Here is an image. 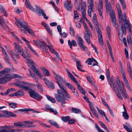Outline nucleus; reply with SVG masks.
<instances>
[{
	"mask_svg": "<svg viewBox=\"0 0 132 132\" xmlns=\"http://www.w3.org/2000/svg\"><path fill=\"white\" fill-rule=\"evenodd\" d=\"M61 90L58 89L57 90L58 94H54V96L57 101L62 104H64L65 103V100L69 101V99L65 97V94L66 96L69 98H70L71 97L67 91L64 89V87L61 89Z\"/></svg>",
	"mask_w": 132,
	"mask_h": 132,
	"instance_id": "f257e3e1",
	"label": "nucleus"
},
{
	"mask_svg": "<svg viewBox=\"0 0 132 132\" xmlns=\"http://www.w3.org/2000/svg\"><path fill=\"white\" fill-rule=\"evenodd\" d=\"M16 24L17 26H20L22 28L21 29L22 32L24 33H26V31H27L28 33L30 34L33 35L34 31L28 26V24L24 21H23L21 20H16Z\"/></svg>",
	"mask_w": 132,
	"mask_h": 132,
	"instance_id": "f03ea898",
	"label": "nucleus"
},
{
	"mask_svg": "<svg viewBox=\"0 0 132 132\" xmlns=\"http://www.w3.org/2000/svg\"><path fill=\"white\" fill-rule=\"evenodd\" d=\"M16 77L21 78L19 75L17 74L12 73L5 75L0 78V83L5 84L7 82L10 81L12 79Z\"/></svg>",
	"mask_w": 132,
	"mask_h": 132,
	"instance_id": "7ed1b4c3",
	"label": "nucleus"
},
{
	"mask_svg": "<svg viewBox=\"0 0 132 132\" xmlns=\"http://www.w3.org/2000/svg\"><path fill=\"white\" fill-rule=\"evenodd\" d=\"M26 61L28 63L29 66L31 67V69L32 70L35 72L36 74L40 78L42 77V76L41 75L40 73L39 72V70L35 67L34 64L35 63H34L33 60L30 59L28 58H27L26 59Z\"/></svg>",
	"mask_w": 132,
	"mask_h": 132,
	"instance_id": "20e7f679",
	"label": "nucleus"
},
{
	"mask_svg": "<svg viewBox=\"0 0 132 132\" xmlns=\"http://www.w3.org/2000/svg\"><path fill=\"white\" fill-rule=\"evenodd\" d=\"M26 90H28V93L30 96L34 99L40 101L43 98V97L40 96L37 92L32 89L29 87V88L27 89Z\"/></svg>",
	"mask_w": 132,
	"mask_h": 132,
	"instance_id": "39448f33",
	"label": "nucleus"
},
{
	"mask_svg": "<svg viewBox=\"0 0 132 132\" xmlns=\"http://www.w3.org/2000/svg\"><path fill=\"white\" fill-rule=\"evenodd\" d=\"M79 2L80 5L78 8V10L79 11H81L82 16L84 18L85 20H87V19L86 16V3L85 2H83L82 3V0H80L79 1Z\"/></svg>",
	"mask_w": 132,
	"mask_h": 132,
	"instance_id": "423d86ee",
	"label": "nucleus"
},
{
	"mask_svg": "<svg viewBox=\"0 0 132 132\" xmlns=\"http://www.w3.org/2000/svg\"><path fill=\"white\" fill-rule=\"evenodd\" d=\"M53 72L54 75L55 76V78L57 81L56 82L58 84L59 87L60 89L63 88V87L60 84L59 82H62L64 83H66V82L61 77L56 73L53 71Z\"/></svg>",
	"mask_w": 132,
	"mask_h": 132,
	"instance_id": "0eeeda50",
	"label": "nucleus"
},
{
	"mask_svg": "<svg viewBox=\"0 0 132 132\" xmlns=\"http://www.w3.org/2000/svg\"><path fill=\"white\" fill-rule=\"evenodd\" d=\"M33 42L36 45L41 48L43 50H44V48L45 50H47V45L46 44L45 41L40 40L39 42H38L37 41L34 40Z\"/></svg>",
	"mask_w": 132,
	"mask_h": 132,
	"instance_id": "6e6552de",
	"label": "nucleus"
},
{
	"mask_svg": "<svg viewBox=\"0 0 132 132\" xmlns=\"http://www.w3.org/2000/svg\"><path fill=\"white\" fill-rule=\"evenodd\" d=\"M99 5L97 7L100 14V16L101 19L103 20V17L102 16L103 6V0H99Z\"/></svg>",
	"mask_w": 132,
	"mask_h": 132,
	"instance_id": "1a4fd4ad",
	"label": "nucleus"
},
{
	"mask_svg": "<svg viewBox=\"0 0 132 132\" xmlns=\"http://www.w3.org/2000/svg\"><path fill=\"white\" fill-rule=\"evenodd\" d=\"M14 51L15 53H21L23 49L22 48L19 44L15 42L14 43Z\"/></svg>",
	"mask_w": 132,
	"mask_h": 132,
	"instance_id": "9d476101",
	"label": "nucleus"
},
{
	"mask_svg": "<svg viewBox=\"0 0 132 132\" xmlns=\"http://www.w3.org/2000/svg\"><path fill=\"white\" fill-rule=\"evenodd\" d=\"M64 7L67 10L71 11L72 10V4L70 1L67 0L64 3Z\"/></svg>",
	"mask_w": 132,
	"mask_h": 132,
	"instance_id": "9b49d317",
	"label": "nucleus"
},
{
	"mask_svg": "<svg viewBox=\"0 0 132 132\" xmlns=\"http://www.w3.org/2000/svg\"><path fill=\"white\" fill-rule=\"evenodd\" d=\"M35 7H36V10L37 11L39 10V11L37 12V14L38 15L40 16L41 15L40 13L41 12L42 14V15L43 16V17L44 19H48V17L46 15V14L44 12V11L42 9L40 11V8L39 6L37 5H36Z\"/></svg>",
	"mask_w": 132,
	"mask_h": 132,
	"instance_id": "f8f14e48",
	"label": "nucleus"
},
{
	"mask_svg": "<svg viewBox=\"0 0 132 132\" xmlns=\"http://www.w3.org/2000/svg\"><path fill=\"white\" fill-rule=\"evenodd\" d=\"M27 83L25 82L22 81H19L16 83L15 85L20 88L24 89L26 90L27 89L29 88V87L26 86L24 85V84L26 85Z\"/></svg>",
	"mask_w": 132,
	"mask_h": 132,
	"instance_id": "ddd939ff",
	"label": "nucleus"
},
{
	"mask_svg": "<svg viewBox=\"0 0 132 132\" xmlns=\"http://www.w3.org/2000/svg\"><path fill=\"white\" fill-rule=\"evenodd\" d=\"M84 38L87 42L89 45L91 43L90 37L91 36V33L90 31L85 32L84 34Z\"/></svg>",
	"mask_w": 132,
	"mask_h": 132,
	"instance_id": "4468645a",
	"label": "nucleus"
},
{
	"mask_svg": "<svg viewBox=\"0 0 132 132\" xmlns=\"http://www.w3.org/2000/svg\"><path fill=\"white\" fill-rule=\"evenodd\" d=\"M88 2L90 6L88 7L87 12L88 15L91 17V12L92 11L94 6L93 0H88Z\"/></svg>",
	"mask_w": 132,
	"mask_h": 132,
	"instance_id": "2eb2a0df",
	"label": "nucleus"
},
{
	"mask_svg": "<svg viewBox=\"0 0 132 132\" xmlns=\"http://www.w3.org/2000/svg\"><path fill=\"white\" fill-rule=\"evenodd\" d=\"M106 11L110 13L114 12L112 8L110 2H108V1H105Z\"/></svg>",
	"mask_w": 132,
	"mask_h": 132,
	"instance_id": "dca6fc26",
	"label": "nucleus"
},
{
	"mask_svg": "<svg viewBox=\"0 0 132 132\" xmlns=\"http://www.w3.org/2000/svg\"><path fill=\"white\" fill-rule=\"evenodd\" d=\"M21 39L22 40L24 41L26 43L28 47L30 50L35 55H38V54L34 50L33 48L31 47L30 44L29 42L25 38L23 37H21Z\"/></svg>",
	"mask_w": 132,
	"mask_h": 132,
	"instance_id": "f3484780",
	"label": "nucleus"
},
{
	"mask_svg": "<svg viewBox=\"0 0 132 132\" xmlns=\"http://www.w3.org/2000/svg\"><path fill=\"white\" fill-rule=\"evenodd\" d=\"M96 28L97 29L96 30L98 34V37L99 43L101 45H103V43L101 32L98 28L97 27Z\"/></svg>",
	"mask_w": 132,
	"mask_h": 132,
	"instance_id": "a211bd4d",
	"label": "nucleus"
},
{
	"mask_svg": "<svg viewBox=\"0 0 132 132\" xmlns=\"http://www.w3.org/2000/svg\"><path fill=\"white\" fill-rule=\"evenodd\" d=\"M126 27L123 26H121V28L118 30V32L120 37H122L124 34H126Z\"/></svg>",
	"mask_w": 132,
	"mask_h": 132,
	"instance_id": "6ab92c4d",
	"label": "nucleus"
},
{
	"mask_svg": "<svg viewBox=\"0 0 132 132\" xmlns=\"http://www.w3.org/2000/svg\"><path fill=\"white\" fill-rule=\"evenodd\" d=\"M111 19L112 23L113 26H115L116 24V19L115 13L114 12L110 13Z\"/></svg>",
	"mask_w": 132,
	"mask_h": 132,
	"instance_id": "aec40b11",
	"label": "nucleus"
},
{
	"mask_svg": "<svg viewBox=\"0 0 132 132\" xmlns=\"http://www.w3.org/2000/svg\"><path fill=\"white\" fill-rule=\"evenodd\" d=\"M124 128L128 132H132V127L129 123L126 122L123 125Z\"/></svg>",
	"mask_w": 132,
	"mask_h": 132,
	"instance_id": "412c9836",
	"label": "nucleus"
},
{
	"mask_svg": "<svg viewBox=\"0 0 132 132\" xmlns=\"http://www.w3.org/2000/svg\"><path fill=\"white\" fill-rule=\"evenodd\" d=\"M25 4L26 7L31 10L33 12L35 11V9L32 6H31V4L30 3L29 0H25Z\"/></svg>",
	"mask_w": 132,
	"mask_h": 132,
	"instance_id": "4be33fe9",
	"label": "nucleus"
},
{
	"mask_svg": "<svg viewBox=\"0 0 132 132\" xmlns=\"http://www.w3.org/2000/svg\"><path fill=\"white\" fill-rule=\"evenodd\" d=\"M21 122H17L14 123V126L17 127L19 128L25 127H26V123L25 124Z\"/></svg>",
	"mask_w": 132,
	"mask_h": 132,
	"instance_id": "5701e85b",
	"label": "nucleus"
},
{
	"mask_svg": "<svg viewBox=\"0 0 132 132\" xmlns=\"http://www.w3.org/2000/svg\"><path fill=\"white\" fill-rule=\"evenodd\" d=\"M122 16H123L124 17V19H123V20L124 22L125 27L128 28H129L130 27V26L128 20L126 19V15L125 13H123Z\"/></svg>",
	"mask_w": 132,
	"mask_h": 132,
	"instance_id": "b1692460",
	"label": "nucleus"
},
{
	"mask_svg": "<svg viewBox=\"0 0 132 132\" xmlns=\"http://www.w3.org/2000/svg\"><path fill=\"white\" fill-rule=\"evenodd\" d=\"M0 128L3 129L0 130V132H7V130L6 129H11L13 128L12 126L8 125H6L0 127Z\"/></svg>",
	"mask_w": 132,
	"mask_h": 132,
	"instance_id": "393cba45",
	"label": "nucleus"
},
{
	"mask_svg": "<svg viewBox=\"0 0 132 132\" xmlns=\"http://www.w3.org/2000/svg\"><path fill=\"white\" fill-rule=\"evenodd\" d=\"M123 80L125 83L128 89L131 92L132 91V90L130 88V86L129 84L128 81L126 79L125 75L122 76Z\"/></svg>",
	"mask_w": 132,
	"mask_h": 132,
	"instance_id": "a878e982",
	"label": "nucleus"
},
{
	"mask_svg": "<svg viewBox=\"0 0 132 132\" xmlns=\"http://www.w3.org/2000/svg\"><path fill=\"white\" fill-rule=\"evenodd\" d=\"M68 44L70 46V48L71 49L72 48V45L74 46H77V44L76 41L74 40H72L71 42L70 41V40H68Z\"/></svg>",
	"mask_w": 132,
	"mask_h": 132,
	"instance_id": "bb28decb",
	"label": "nucleus"
},
{
	"mask_svg": "<svg viewBox=\"0 0 132 132\" xmlns=\"http://www.w3.org/2000/svg\"><path fill=\"white\" fill-rule=\"evenodd\" d=\"M77 43L79 47L84 45V42L83 39L80 37L77 38Z\"/></svg>",
	"mask_w": 132,
	"mask_h": 132,
	"instance_id": "cd10ccee",
	"label": "nucleus"
},
{
	"mask_svg": "<svg viewBox=\"0 0 132 132\" xmlns=\"http://www.w3.org/2000/svg\"><path fill=\"white\" fill-rule=\"evenodd\" d=\"M7 52L8 54H9L11 57L12 59L15 62L17 63V62L15 59V58L14 57V55L13 54V52L10 49L8 50L7 51Z\"/></svg>",
	"mask_w": 132,
	"mask_h": 132,
	"instance_id": "c85d7f7f",
	"label": "nucleus"
},
{
	"mask_svg": "<svg viewBox=\"0 0 132 132\" xmlns=\"http://www.w3.org/2000/svg\"><path fill=\"white\" fill-rule=\"evenodd\" d=\"M40 69L45 75L48 76H50V74L48 70L45 68L43 67H41L40 68Z\"/></svg>",
	"mask_w": 132,
	"mask_h": 132,
	"instance_id": "c756f323",
	"label": "nucleus"
},
{
	"mask_svg": "<svg viewBox=\"0 0 132 132\" xmlns=\"http://www.w3.org/2000/svg\"><path fill=\"white\" fill-rule=\"evenodd\" d=\"M77 86V87L80 91L83 94H85V92L84 90L83 89L82 87L80 86L79 83L78 82V81H76L75 83Z\"/></svg>",
	"mask_w": 132,
	"mask_h": 132,
	"instance_id": "7c9ffc66",
	"label": "nucleus"
},
{
	"mask_svg": "<svg viewBox=\"0 0 132 132\" xmlns=\"http://www.w3.org/2000/svg\"><path fill=\"white\" fill-rule=\"evenodd\" d=\"M24 122L25 123H26V127H36V125H30V124L32 125L33 123L32 122L30 121H25Z\"/></svg>",
	"mask_w": 132,
	"mask_h": 132,
	"instance_id": "2f4dec72",
	"label": "nucleus"
},
{
	"mask_svg": "<svg viewBox=\"0 0 132 132\" xmlns=\"http://www.w3.org/2000/svg\"><path fill=\"white\" fill-rule=\"evenodd\" d=\"M7 103L8 104L9 106L12 108L14 109L17 107V104L15 102L10 103L9 102H7Z\"/></svg>",
	"mask_w": 132,
	"mask_h": 132,
	"instance_id": "473e14b6",
	"label": "nucleus"
},
{
	"mask_svg": "<svg viewBox=\"0 0 132 132\" xmlns=\"http://www.w3.org/2000/svg\"><path fill=\"white\" fill-rule=\"evenodd\" d=\"M120 91L121 92V94L123 97L125 98H127L128 97V95L126 93L125 89H123L122 90L121 89V90Z\"/></svg>",
	"mask_w": 132,
	"mask_h": 132,
	"instance_id": "72a5a7b5",
	"label": "nucleus"
},
{
	"mask_svg": "<svg viewBox=\"0 0 132 132\" xmlns=\"http://www.w3.org/2000/svg\"><path fill=\"white\" fill-rule=\"evenodd\" d=\"M46 96L47 99L53 103H55L56 102V101L54 98L48 95H46Z\"/></svg>",
	"mask_w": 132,
	"mask_h": 132,
	"instance_id": "f704fd0d",
	"label": "nucleus"
},
{
	"mask_svg": "<svg viewBox=\"0 0 132 132\" xmlns=\"http://www.w3.org/2000/svg\"><path fill=\"white\" fill-rule=\"evenodd\" d=\"M3 113L8 114V115L10 116L15 117L16 116V115L15 114L12 112H9L7 111H4Z\"/></svg>",
	"mask_w": 132,
	"mask_h": 132,
	"instance_id": "c9c22d12",
	"label": "nucleus"
},
{
	"mask_svg": "<svg viewBox=\"0 0 132 132\" xmlns=\"http://www.w3.org/2000/svg\"><path fill=\"white\" fill-rule=\"evenodd\" d=\"M4 19L3 18H0V24L4 29L5 28V25H6Z\"/></svg>",
	"mask_w": 132,
	"mask_h": 132,
	"instance_id": "e433bc0d",
	"label": "nucleus"
},
{
	"mask_svg": "<svg viewBox=\"0 0 132 132\" xmlns=\"http://www.w3.org/2000/svg\"><path fill=\"white\" fill-rule=\"evenodd\" d=\"M119 67L121 71L122 75V76L125 75V73L123 69V67L122 65V63L121 61H119Z\"/></svg>",
	"mask_w": 132,
	"mask_h": 132,
	"instance_id": "4c0bfd02",
	"label": "nucleus"
},
{
	"mask_svg": "<svg viewBox=\"0 0 132 132\" xmlns=\"http://www.w3.org/2000/svg\"><path fill=\"white\" fill-rule=\"evenodd\" d=\"M16 96L20 97L23 96L24 94V92L22 91H18L15 93Z\"/></svg>",
	"mask_w": 132,
	"mask_h": 132,
	"instance_id": "58836bf2",
	"label": "nucleus"
},
{
	"mask_svg": "<svg viewBox=\"0 0 132 132\" xmlns=\"http://www.w3.org/2000/svg\"><path fill=\"white\" fill-rule=\"evenodd\" d=\"M77 67L79 71H81L82 72H84V70H82L81 69L82 68V66L80 64V63L79 61H77Z\"/></svg>",
	"mask_w": 132,
	"mask_h": 132,
	"instance_id": "ea45409f",
	"label": "nucleus"
},
{
	"mask_svg": "<svg viewBox=\"0 0 132 132\" xmlns=\"http://www.w3.org/2000/svg\"><path fill=\"white\" fill-rule=\"evenodd\" d=\"M49 122L52 125L55 126L57 128H59V126L57 124V123L54 121L52 120H50L49 121Z\"/></svg>",
	"mask_w": 132,
	"mask_h": 132,
	"instance_id": "a19ab883",
	"label": "nucleus"
},
{
	"mask_svg": "<svg viewBox=\"0 0 132 132\" xmlns=\"http://www.w3.org/2000/svg\"><path fill=\"white\" fill-rule=\"evenodd\" d=\"M0 10L1 11V13H3L4 15L5 16H7V15L4 9L3 8V7L0 5Z\"/></svg>",
	"mask_w": 132,
	"mask_h": 132,
	"instance_id": "79ce46f5",
	"label": "nucleus"
},
{
	"mask_svg": "<svg viewBox=\"0 0 132 132\" xmlns=\"http://www.w3.org/2000/svg\"><path fill=\"white\" fill-rule=\"evenodd\" d=\"M11 69L9 68H5L3 70L4 75L7 74H9V73L10 72Z\"/></svg>",
	"mask_w": 132,
	"mask_h": 132,
	"instance_id": "37998d69",
	"label": "nucleus"
},
{
	"mask_svg": "<svg viewBox=\"0 0 132 132\" xmlns=\"http://www.w3.org/2000/svg\"><path fill=\"white\" fill-rule=\"evenodd\" d=\"M122 115L123 117L126 119H128L129 118V116L127 113V111L123 112Z\"/></svg>",
	"mask_w": 132,
	"mask_h": 132,
	"instance_id": "c03bdc74",
	"label": "nucleus"
},
{
	"mask_svg": "<svg viewBox=\"0 0 132 132\" xmlns=\"http://www.w3.org/2000/svg\"><path fill=\"white\" fill-rule=\"evenodd\" d=\"M47 86L49 88L51 89H53L54 88V84L52 81L50 82V83Z\"/></svg>",
	"mask_w": 132,
	"mask_h": 132,
	"instance_id": "a18cd8bd",
	"label": "nucleus"
},
{
	"mask_svg": "<svg viewBox=\"0 0 132 132\" xmlns=\"http://www.w3.org/2000/svg\"><path fill=\"white\" fill-rule=\"evenodd\" d=\"M37 86L38 89L40 91L41 93H43V87L42 85L39 83H38L37 85Z\"/></svg>",
	"mask_w": 132,
	"mask_h": 132,
	"instance_id": "49530a36",
	"label": "nucleus"
},
{
	"mask_svg": "<svg viewBox=\"0 0 132 132\" xmlns=\"http://www.w3.org/2000/svg\"><path fill=\"white\" fill-rule=\"evenodd\" d=\"M72 112L76 114L79 113L80 112V110L79 109L77 108H72Z\"/></svg>",
	"mask_w": 132,
	"mask_h": 132,
	"instance_id": "de8ad7c7",
	"label": "nucleus"
},
{
	"mask_svg": "<svg viewBox=\"0 0 132 132\" xmlns=\"http://www.w3.org/2000/svg\"><path fill=\"white\" fill-rule=\"evenodd\" d=\"M70 118L69 116L62 117H61L62 120L64 122H67Z\"/></svg>",
	"mask_w": 132,
	"mask_h": 132,
	"instance_id": "09e8293b",
	"label": "nucleus"
},
{
	"mask_svg": "<svg viewBox=\"0 0 132 132\" xmlns=\"http://www.w3.org/2000/svg\"><path fill=\"white\" fill-rule=\"evenodd\" d=\"M84 52H86L88 50V49L87 47L84 45L81 46L79 47Z\"/></svg>",
	"mask_w": 132,
	"mask_h": 132,
	"instance_id": "8fccbe9b",
	"label": "nucleus"
},
{
	"mask_svg": "<svg viewBox=\"0 0 132 132\" xmlns=\"http://www.w3.org/2000/svg\"><path fill=\"white\" fill-rule=\"evenodd\" d=\"M107 32L108 35V38H110V28L109 26H107L106 27Z\"/></svg>",
	"mask_w": 132,
	"mask_h": 132,
	"instance_id": "3c124183",
	"label": "nucleus"
},
{
	"mask_svg": "<svg viewBox=\"0 0 132 132\" xmlns=\"http://www.w3.org/2000/svg\"><path fill=\"white\" fill-rule=\"evenodd\" d=\"M68 76L73 81H74L75 83H76V81H77L75 78L71 73H70L69 74Z\"/></svg>",
	"mask_w": 132,
	"mask_h": 132,
	"instance_id": "603ef678",
	"label": "nucleus"
},
{
	"mask_svg": "<svg viewBox=\"0 0 132 132\" xmlns=\"http://www.w3.org/2000/svg\"><path fill=\"white\" fill-rule=\"evenodd\" d=\"M74 14L75 15L74 19L76 20H78L79 18V16L77 11H74Z\"/></svg>",
	"mask_w": 132,
	"mask_h": 132,
	"instance_id": "864d4df0",
	"label": "nucleus"
},
{
	"mask_svg": "<svg viewBox=\"0 0 132 132\" xmlns=\"http://www.w3.org/2000/svg\"><path fill=\"white\" fill-rule=\"evenodd\" d=\"M13 90H15L16 91V90L13 88H11L8 89H7V90H6V91L5 92L6 94V95L8 94L9 93L11 92Z\"/></svg>",
	"mask_w": 132,
	"mask_h": 132,
	"instance_id": "5fc2aeb1",
	"label": "nucleus"
},
{
	"mask_svg": "<svg viewBox=\"0 0 132 132\" xmlns=\"http://www.w3.org/2000/svg\"><path fill=\"white\" fill-rule=\"evenodd\" d=\"M94 105V104L92 102L89 103V107L92 111L95 110V109L92 106V105Z\"/></svg>",
	"mask_w": 132,
	"mask_h": 132,
	"instance_id": "6e6d98bb",
	"label": "nucleus"
},
{
	"mask_svg": "<svg viewBox=\"0 0 132 132\" xmlns=\"http://www.w3.org/2000/svg\"><path fill=\"white\" fill-rule=\"evenodd\" d=\"M96 108L98 112L102 115H103L104 116V115H105V113L104 111L98 108L96 106Z\"/></svg>",
	"mask_w": 132,
	"mask_h": 132,
	"instance_id": "4d7b16f0",
	"label": "nucleus"
},
{
	"mask_svg": "<svg viewBox=\"0 0 132 132\" xmlns=\"http://www.w3.org/2000/svg\"><path fill=\"white\" fill-rule=\"evenodd\" d=\"M95 127L99 132H105L104 130L101 129L97 124H95Z\"/></svg>",
	"mask_w": 132,
	"mask_h": 132,
	"instance_id": "13d9d810",
	"label": "nucleus"
},
{
	"mask_svg": "<svg viewBox=\"0 0 132 132\" xmlns=\"http://www.w3.org/2000/svg\"><path fill=\"white\" fill-rule=\"evenodd\" d=\"M102 100V102L103 104L105 105L107 108H108L109 107V105L106 103V102L102 98H101Z\"/></svg>",
	"mask_w": 132,
	"mask_h": 132,
	"instance_id": "bf43d9fd",
	"label": "nucleus"
},
{
	"mask_svg": "<svg viewBox=\"0 0 132 132\" xmlns=\"http://www.w3.org/2000/svg\"><path fill=\"white\" fill-rule=\"evenodd\" d=\"M93 62L91 58H89L85 62V63H86L87 62L88 65H91L92 64V63Z\"/></svg>",
	"mask_w": 132,
	"mask_h": 132,
	"instance_id": "052dcab7",
	"label": "nucleus"
},
{
	"mask_svg": "<svg viewBox=\"0 0 132 132\" xmlns=\"http://www.w3.org/2000/svg\"><path fill=\"white\" fill-rule=\"evenodd\" d=\"M70 35L72 36H74L75 35L74 29L72 27L70 28Z\"/></svg>",
	"mask_w": 132,
	"mask_h": 132,
	"instance_id": "680f3d73",
	"label": "nucleus"
},
{
	"mask_svg": "<svg viewBox=\"0 0 132 132\" xmlns=\"http://www.w3.org/2000/svg\"><path fill=\"white\" fill-rule=\"evenodd\" d=\"M99 122L103 128L105 130H106L108 129L106 125L103 123L101 121H99Z\"/></svg>",
	"mask_w": 132,
	"mask_h": 132,
	"instance_id": "e2e57ef3",
	"label": "nucleus"
},
{
	"mask_svg": "<svg viewBox=\"0 0 132 132\" xmlns=\"http://www.w3.org/2000/svg\"><path fill=\"white\" fill-rule=\"evenodd\" d=\"M60 34L62 37L65 38H66L68 35V34L65 32H63V33L61 32Z\"/></svg>",
	"mask_w": 132,
	"mask_h": 132,
	"instance_id": "0e129e2a",
	"label": "nucleus"
},
{
	"mask_svg": "<svg viewBox=\"0 0 132 132\" xmlns=\"http://www.w3.org/2000/svg\"><path fill=\"white\" fill-rule=\"evenodd\" d=\"M4 59L6 61H9L10 60V58L7 53L4 54Z\"/></svg>",
	"mask_w": 132,
	"mask_h": 132,
	"instance_id": "69168bd1",
	"label": "nucleus"
},
{
	"mask_svg": "<svg viewBox=\"0 0 132 132\" xmlns=\"http://www.w3.org/2000/svg\"><path fill=\"white\" fill-rule=\"evenodd\" d=\"M45 28L49 34L51 35H52V32L49 27L48 26Z\"/></svg>",
	"mask_w": 132,
	"mask_h": 132,
	"instance_id": "338daca9",
	"label": "nucleus"
},
{
	"mask_svg": "<svg viewBox=\"0 0 132 132\" xmlns=\"http://www.w3.org/2000/svg\"><path fill=\"white\" fill-rule=\"evenodd\" d=\"M81 21H77L76 23V26L77 28H81Z\"/></svg>",
	"mask_w": 132,
	"mask_h": 132,
	"instance_id": "774afa93",
	"label": "nucleus"
}]
</instances>
